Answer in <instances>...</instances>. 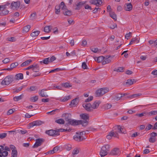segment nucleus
Returning a JSON list of instances; mask_svg holds the SVG:
<instances>
[{
  "label": "nucleus",
  "instance_id": "nucleus-37",
  "mask_svg": "<svg viewBox=\"0 0 157 157\" xmlns=\"http://www.w3.org/2000/svg\"><path fill=\"white\" fill-rule=\"evenodd\" d=\"M9 12V11L6 9L5 10H3L2 11L0 12V15H6Z\"/></svg>",
  "mask_w": 157,
  "mask_h": 157
},
{
  "label": "nucleus",
  "instance_id": "nucleus-52",
  "mask_svg": "<svg viewBox=\"0 0 157 157\" xmlns=\"http://www.w3.org/2000/svg\"><path fill=\"white\" fill-rule=\"evenodd\" d=\"M38 96H37L31 97L30 98V100L32 101L33 102H35V101H36L38 100Z\"/></svg>",
  "mask_w": 157,
  "mask_h": 157
},
{
  "label": "nucleus",
  "instance_id": "nucleus-21",
  "mask_svg": "<svg viewBox=\"0 0 157 157\" xmlns=\"http://www.w3.org/2000/svg\"><path fill=\"white\" fill-rule=\"evenodd\" d=\"M52 29V26L51 25H47L44 28V31L46 33H49Z\"/></svg>",
  "mask_w": 157,
  "mask_h": 157
},
{
  "label": "nucleus",
  "instance_id": "nucleus-47",
  "mask_svg": "<svg viewBox=\"0 0 157 157\" xmlns=\"http://www.w3.org/2000/svg\"><path fill=\"white\" fill-rule=\"evenodd\" d=\"M36 89V86H31L29 88H28L27 90H30V91H35Z\"/></svg>",
  "mask_w": 157,
  "mask_h": 157
},
{
  "label": "nucleus",
  "instance_id": "nucleus-43",
  "mask_svg": "<svg viewBox=\"0 0 157 157\" xmlns=\"http://www.w3.org/2000/svg\"><path fill=\"white\" fill-rule=\"evenodd\" d=\"M62 86L66 88H68L72 86V85L68 82L63 83Z\"/></svg>",
  "mask_w": 157,
  "mask_h": 157
},
{
  "label": "nucleus",
  "instance_id": "nucleus-8",
  "mask_svg": "<svg viewBox=\"0 0 157 157\" xmlns=\"http://www.w3.org/2000/svg\"><path fill=\"white\" fill-rule=\"evenodd\" d=\"M21 5V2L20 1H17V2H12L10 6H11V9H13L14 8L16 9H19Z\"/></svg>",
  "mask_w": 157,
  "mask_h": 157
},
{
  "label": "nucleus",
  "instance_id": "nucleus-22",
  "mask_svg": "<svg viewBox=\"0 0 157 157\" xmlns=\"http://www.w3.org/2000/svg\"><path fill=\"white\" fill-rule=\"evenodd\" d=\"M63 14L65 15L70 16L72 15V12L71 11L68 10L67 9L63 11Z\"/></svg>",
  "mask_w": 157,
  "mask_h": 157
},
{
  "label": "nucleus",
  "instance_id": "nucleus-34",
  "mask_svg": "<svg viewBox=\"0 0 157 157\" xmlns=\"http://www.w3.org/2000/svg\"><path fill=\"white\" fill-rule=\"evenodd\" d=\"M26 86V85H24L18 88L17 89H16V90L14 92L16 93H18L19 91H21L22 89L23 88H25Z\"/></svg>",
  "mask_w": 157,
  "mask_h": 157
},
{
  "label": "nucleus",
  "instance_id": "nucleus-13",
  "mask_svg": "<svg viewBox=\"0 0 157 157\" xmlns=\"http://www.w3.org/2000/svg\"><path fill=\"white\" fill-rule=\"evenodd\" d=\"M119 153V149L117 148H115L111 151L110 154L113 155H117Z\"/></svg>",
  "mask_w": 157,
  "mask_h": 157
},
{
  "label": "nucleus",
  "instance_id": "nucleus-12",
  "mask_svg": "<svg viewBox=\"0 0 157 157\" xmlns=\"http://www.w3.org/2000/svg\"><path fill=\"white\" fill-rule=\"evenodd\" d=\"M86 2V1L79 2L76 4V7L75 8V10H79L82 7V6Z\"/></svg>",
  "mask_w": 157,
  "mask_h": 157
},
{
  "label": "nucleus",
  "instance_id": "nucleus-50",
  "mask_svg": "<svg viewBox=\"0 0 157 157\" xmlns=\"http://www.w3.org/2000/svg\"><path fill=\"white\" fill-rule=\"evenodd\" d=\"M90 50L94 53H97L98 51V49L97 48H94L93 47H92L90 48Z\"/></svg>",
  "mask_w": 157,
  "mask_h": 157
},
{
  "label": "nucleus",
  "instance_id": "nucleus-29",
  "mask_svg": "<svg viewBox=\"0 0 157 157\" xmlns=\"http://www.w3.org/2000/svg\"><path fill=\"white\" fill-rule=\"evenodd\" d=\"M40 32L39 31H33L31 34L30 36L33 37L36 36L39 34Z\"/></svg>",
  "mask_w": 157,
  "mask_h": 157
},
{
  "label": "nucleus",
  "instance_id": "nucleus-61",
  "mask_svg": "<svg viewBox=\"0 0 157 157\" xmlns=\"http://www.w3.org/2000/svg\"><path fill=\"white\" fill-rule=\"evenodd\" d=\"M57 111H59V109H55L54 110H53L50 112H48L47 113L48 114H49L50 113H52V114H54V112Z\"/></svg>",
  "mask_w": 157,
  "mask_h": 157
},
{
  "label": "nucleus",
  "instance_id": "nucleus-27",
  "mask_svg": "<svg viewBox=\"0 0 157 157\" xmlns=\"http://www.w3.org/2000/svg\"><path fill=\"white\" fill-rule=\"evenodd\" d=\"M110 16L115 21L117 20V16L116 14L114 12H111L109 13Z\"/></svg>",
  "mask_w": 157,
  "mask_h": 157
},
{
  "label": "nucleus",
  "instance_id": "nucleus-63",
  "mask_svg": "<svg viewBox=\"0 0 157 157\" xmlns=\"http://www.w3.org/2000/svg\"><path fill=\"white\" fill-rule=\"evenodd\" d=\"M56 58L54 56H52L49 59V61L51 63L54 60H56Z\"/></svg>",
  "mask_w": 157,
  "mask_h": 157
},
{
  "label": "nucleus",
  "instance_id": "nucleus-60",
  "mask_svg": "<svg viewBox=\"0 0 157 157\" xmlns=\"http://www.w3.org/2000/svg\"><path fill=\"white\" fill-rule=\"evenodd\" d=\"M7 40L9 41H10L11 42H14L15 41L16 39L15 37H12L9 38H8Z\"/></svg>",
  "mask_w": 157,
  "mask_h": 157
},
{
  "label": "nucleus",
  "instance_id": "nucleus-38",
  "mask_svg": "<svg viewBox=\"0 0 157 157\" xmlns=\"http://www.w3.org/2000/svg\"><path fill=\"white\" fill-rule=\"evenodd\" d=\"M96 96L98 97L101 96L103 95L102 92H101L100 89L96 91Z\"/></svg>",
  "mask_w": 157,
  "mask_h": 157
},
{
  "label": "nucleus",
  "instance_id": "nucleus-58",
  "mask_svg": "<svg viewBox=\"0 0 157 157\" xmlns=\"http://www.w3.org/2000/svg\"><path fill=\"white\" fill-rule=\"evenodd\" d=\"M142 95V94L141 93L136 94H132V98H134L139 96H141Z\"/></svg>",
  "mask_w": 157,
  "mask_h": 157
},
{
  "label": "nucleus",
  "instance_id": "nucleus-4",
  "mask_svg": "<svg viewBox=\"0 0 157 157\" xmlns=\"http://www.w3.org/2000/svg\"><path fill=\"white\" fill-rule=\"evenodd\" d=\"M84 133V131L80 132H76V134L73 137L74 139L78 142H81L85 139L86 138L83 137L82 136Z\"/></svg>",
  "mask_w": 157,
  "mask_h": 157
},
{
  "label": "nucleus",
  "instance_id": "nucleus-1",
  "mask_svg": "<svg viewBox=\"0 0 157 157\" xmlns=\"http://www.w3.org/2000/svg\"><path fill=\"white\" fill-rule=\"evenodd\" d=\"M81 118L83 120H80L82 122L80 124H82V126L85 127L88 124L89 120V116L88 114L84 113H82L80 115Z\"/></svg>",
  "mask_w": 157,
  "mask_h": 157
},
{
  "label": "nucleus",
  "instance_id": "nucleus-39",
  "mask_svg": "<svg viewBox=\"0 0 157 157\" xmlns=\"http://www.w3.org/2000/svg\"><path fill=\"white\" fill-rule=\"evenodd\" d=\"M31 27L29 25H28L25 26L23 29V31L25 32H27L29 31Z\"/></svg>",
  "mask_w": 157,
  "mask_h": 157
},
{
  "label": "nucleus",
  "instance_id": "nucleus-36",
  "mask_svg": "<svg viewBox=\"0 0 157 157\" xmlns=\"http://www.w3.org/2000/svg\"><path fill=\"white\" fill-rule=\"evenodd\" d=\"M110 57H112V56H107L104 57V59L105 60L106 62L108 63H110L111 61V59H110Z\"/></svg>",
  "mask_w": 157,
  "mask_h": 157
},
{
  "label": "nucleus",
  "instance_id": "nucleus-6",
  "mask_svg": "<svg viewBox=\"0 0 157 157\" xmlns=\"http://www.w3.org/2000/svg\"><path fill=\"white\" fill-rule=\"evenodd\" d=\"M44 141V140L43 138H39L36 140V142L33 146V148H37L40 146L42 143Z\"/></svg>",
  "mask_w": 157,
  "mask_h": 157
},
{
  "label": "nucleus",
  "instance_id": "nucleus-10",
  "mask_svg": "<svg viewBox=\"0 0 157 157\" xmlns=\"http://www.w3.org/2000/svg\"><path fill=\"white\" fill-rule=\"evenodd\" d=\"M44 123V122L40 121L37 120L33 121V122L29 123L30 127H33L35 126H39Z\"/></svg>",
  "mask_w": 157,
  "mask_h": 157
},
{
  "label": "nucleus",
  "instance_id": "nucleus-35",
  "mask_svg": "<svg viewBox=\"0 0 157 157\" xmlns=\"http://www.w3.org/2000/svg\"><path fill=\"white\" fill-rule=\"evenodd\" d=\"M55 122L60 124H64L65 121L63 119H59L56 120Z\"/></svg>",
  "mask_w": 157,
  "mask_h": 157
},
{
  "label": "nucleus",
  "instance_id": "nucleus-59",
  "mask_svg": "<svg viewBox=\"0 0 157 157\" xmlns=\"http://www.w3.org/2000/svg\"><path fill=\"white\" fill-rule=\"evenodd\" d=\"M79 152V150L78 148H76L73 150L72 152V154L74 155H76Z\"/></svg>",
  "mask_w": 157,
  "mask_h": 157
},
{
  "label": "nucleus",
  "instance_id": "nucleus-15",
  "mask_svg": "<svg viewBox=\"0 0 157 157\" xmlns=\"http://www.w3.org/2000/svg\"><path fill=\"white\" fill-rule=\"evenodd\" d=\"M71 116L70 113H64L62 114V117H64L66 121L67 122L71 119Z\"/></svg>",
  "mask_w": 157,
  "mask_h": 157
},
{
  "label": "nucleus",
  "instance_id": "nucleus-31",
  "mask_svg": "<svg viewBox=\"0 0 157 157\" xmlns=\"http://www.w3.org/2000/svg\"><path fill=\"white\" fill-rule=\"evenodd\" d=\"M17 150H13L11 153V157H17Z\"/></svg>",
  "mask_w": 157,
  "mask_h": 157
},
{
  "label": "nucleus",
  "instance_id": "nucleus-53",
  "mask_svg": "<svg viewBox=\"0 0 157 157\" xmlns=\"http://www.w3.org/2000/svg\"><path fill=\"white\" fill-rule=\"evenodd\" d=\"M10 3L7 2L6 3L3 5V6H4L5 8L6 9V8H11V6H10Z\"/></svg>",
  "mask_w": 157,
  "mask_h": 157
},
{
  "label": "nucleus",
  "instance_id": "nucleus-33",
  "mask_svg": "<svg viewBox=\"0 0 157 157\" xmlns=\"http://www.w3.org/2000/svg\"><path fill=\"white\" fill-rule=\"evenodd\" d=\"M157 114V110L152 111L148 113H147V115L149 116L155 115Z\"/></svg>",
  "mask_w": 157,
  "mask_h": 157
},
{
  "label": "nucleus",
  "instance_id": "nucleus-14",
  "mask_svg": "<svg viewBox=\"0 0 157 157\" xmlns=\"http://www.w3.org/2000/svg\"><path fill=\"white\" fill-rule=\"evenodd\" d=\"M90 2L91 4L95 5L98 6L102 3L101 0H92Z\"/></svg>",
  "mask_w": 157,
  "mask_h": 157
},
{
  "label": "nucleus",
  "instance_id": "nucleus-20",
  "mask_svg": "<svg viewBox=\"0 0 157 157\" xmlns=\"http://www.w3.org/2000/svg\"><path fill=\"white\" fill-rule=\"evenodd\" d=\"M18 65V63L17 62L12 63L10 65V67L8 69L9 71H11L14 68L16 67Z\"/></svg>",
  "mask_w": 157,
  "mask_h": 157
},
{
  "label": "nucleus",
  "instance_id": "nucleus-11",
  "mask_svg": "<svg viewBox=\"0 0 157 157\" xmlns=\"http://www.w3.org/2000/svg\"><path fill=\"white\" fill-rule=\"evenodd\" d=\"M132 9V6L131 3H127L124 5V9L126 11H130Z\"/></svg>",
  "mask_w": 157,
  "mask_h": 157
},
{
  "label": "nucleus",
  "instance_id": "nucleus-64",
  "mask_svg": "<svg viewBox=\"0 0 157 157\" xmlns=\"http://www.w3.org/2000/svg\"><path fill=\"white\" fill-rule=\"evenodd\" d=\"M36 16V13L35 12L31 14L30 17L31 19L33 20L35 18Z\"/></svg>",
  "mask_w": 157,
  "mask_h": 157
},
{
  "label": "nucleus",
  "instance_id": "nucleus-51",
  "mask_svg": "<svg viewBox=\"0 0 157 157\" xmlns=\"http://www.w3.org/2000/svg\"><path fill=\"white\" fill-rule=\"evenodd\" d=\"M65 148L68 151L70 150L72 148L71 145L70 144H66L65 146Z\"/></svg>",
  "mask_w": 157,
  "mask_h": 157
},
{
  "label": "nucleus",
  "instance_id": "nucleus-46",
  "mask_svg": "<svg viewBox=\"0 0 157 157\" xmlns=\"http://www.w3.org/2000/svg\"><path fill=\"white\" fill-rule=\"evenodd\" d=\"M156 141V138L155 137H152L151 136L150 138L149 139V141L151 143H154Z\"/></svg>",
  "mask_w": 157,
  "mask_h": 157
},
{
  "label": "nucleus",
  "instance_id": "nucleus-19",
  "mask_svg": "<svg viewBox=\"0 0 157 157\" xmlns=\"http://www.w3.org/2000/svg\"><path fill=\"white\" fill-rule=\"evenodd\" d=\"M15 79L17 80L22 79L23 78V74L21 73L17 74L15 75Z\"/></svg>",
  "mask_w": 157,
  "mask_h": 157
},
{
  "label": "nucleus",
  "instance_id": "nucleus-17",
  "mask_svg": "<svg viewBox=\"0 0 157 157\" xmlns=\"http://www.w3.org/2000/svg\"><path fill=\"white\" fill-rule=\"evenodd\" d=\"M33 66L32 67L33 71V72H38L40 70V67L39 65L36 64L34 63L32 65Z\"/></svg>",
  "mask_w": 157,
  "mask_h": 157
},
{
  "label": "nucleus",
  "instance_id": "nucleus-56",
  "mask_svg": "<svg viewBox=\"0 0 157 157\" xmlns=\"http://www.w3.org/2000/svg\"><path fill=\"white\" fill-rule=\"evenodd\" d=\"M82 67L84 69H87L88 67L87 66L85 62H83L82 63Z\"/></svg>",
  "mask_w": 157,
  "mask_h": 157
},
{
  "label": "nucleus",
  "instance_id": "nucleus-48",
  "mask_svg": "<svg viewBox=\"0 0 157 157\" xmlns=\"http://www.w3.org/2000/svg\"><path fill=\"white\" fill-rule=\"evenodd\" d=\"M134 79H128L126 82V84H128L129 85H131L133 84Z\"/></svg>",
  "mask_w": 157,
  "mask_h": 157
},
{
  "label": "nucleus",
  "instance_id": "nucleus-55",
  "mask_svg": "<svg viewBox=\"0 0 157 157\" xmlns=\"http://www.w3.org/2000/svg\"><path fill=\"white\" fill-rule=\"evenodd\" d=\"M71 98V97L70 96H66L62 99V101H66L69 100Z\"/></svg>",
  "mask_w": 157,
  "mask_h": 157
},
{
  "label": "nucleus",
  "instance_id": "nucleus-5",
  "mask_svg": "<svg viewBox=\"0 0 157 157\" xmlns=\"http://www.w3.org/2000/svg\"><path fill=\"white\" fill-rule=\"evenodd\" d=\"M45 133L50 136H54L59 135V131L53 129H50L46 131Z\"/></svg>",
  "mask_w": 157,
  "mask_h": 157
},
{
  "label": "nucleus",
  "instance_id": "nucleus-62",
  "mask_svg": "<svg viewBox=\"0 0 157 157\" xmlns=\"http://www.w3.org/2000/svg\"><path fill=\"white\" fill-rule=\"evenodd\" d=\"M117 128L118 130V132L119 133H122V130H123V129L121 127H120L119 125L117 126ZM124 133V132H123Z\"/></svg>",
  "mask_w": 157,
  "mask_h": 157
},
{
  "label": "nucleus",
  "instance_id": "nucleus-30",
  "mask_svg": "<svg viewBox=\"0 0 157 157\" xmlns=\"http://www.w3.org/2000/svg\"><path fill=\"white\" fill-rule=\"evenodd\" d=\"M124 70V68L123 67H119L118 68H115L114 69V71H116L117 72H123Z\"/></svg>",
  "mask_w": 157,
  "mask_h": 157
},
{
  "label": "nucleus",
  "instance_id": "nucleus-49",
  "mask_svg": "<svg viewBox=\"0 0 157 157\" xmlns=\"http://www.w3.org/2000/svg\"><path fill=\"white\" fill-rule=\"evenodd\" d=\"M147 113H145V112H143L140 114L136 113V114L135 116H138L140 117H141L143 116H144L147 115Z\"/></svg>",
  "mask_w": 157,
  "mask_h": 157
},
{
  "label": "nucleus",
  "instance_id": "nucleus-18",
  "mask_svg": "<svg viewBox=\"0 0 157 157\" xmlns=\"http://www.w3.org/2000/svg\"><path fill=\"white\" fill-rule=\"evenodd\" d=\"M78 98H75L73 99L71 101L70 105L71 106L75 107V106L78 104Z\"/></svg>",
  "mask_w": 157,
  "mask_h": 157
},
{
  "label": "nucleus",
  "instance_id": "nucleus-7",
  "mask_svg": "<svg viewBox=\"0 0 157 157\" xmlns=\"http://www.w3.org/2000/svg\"><path fill=\"white\" fill-rule=\"evenodd\" d=\"M82 121L79 120H76L71 119L68 121V124L72 125H77L80 124H81Z\"/></svg>",
  "mask_w": 157,
  "mask_h": 157
},
{
  "label": "nucleus",
  "instance_id": "nucleus-26",
  "mask_svg": "<svg viewBox=\"0 0 157 157\" xmlns=\"http://www.w3.org/2000/svg\"><path fill=\"white\" fill-rule=\"evenodd\" d=\"M104 57L103 56H101L98 57H95L94 59L96 61H97L98 63H100L102 61L104 60Z\"/></svg>",
  "mask_w": 157,
  "mask_h": 157
},
{
  "label": "nucleus",
  "instance_id": "nucleus-32",
  "mask_svg": "<svg viewBox=\"0 0 157 157\" xmlns=\"http://www.w3.org/2000/svg\"><path fill=\"white\" fill-rule=\"evenodd\" d=\"M100 89L103 95L109 91V89L108 88H101Z\"/></svg>",
  "mask_w": 157,
  "mask_h": 157
},
{
  "label": "nucleus",
  "instance_id": "nucleus-24",
  "mask_svg": "<svg viewBox=\"0 0 157 157\" xmlns=\"http://www.w3.org/2000/svg\"><path fill=\"white\" fill-rule=\"evenodd\" d=\"M59 6H60V8H61V10H62L63 11L67 9V6L65 5L63 2H61L60 4L59 5Z\"/></svg>",
  "mask_w": 157,
  "mask_h": 157
},
{
  "label": "nucleus",
  "instance_id": "nucleus-41",
  "mask_svg": "<svg viewBox=\"0 0 157 157\" xmlns=\"http://www.w3.org/2000/svg\"><path fill=\"white\" fill-rule=\"evenodd\" d=\"M122 98V96L121 95L120 93L117 95L114 98V100L116 101H118L119 100Z\"/></svg>",
  "mask_w": 157,
  "mask_h": 157
},
{
  "label": "nucleus",
  "instance_id": "nucleus-57",
  "mask_svg": "<svg viewBox=\"0 0 157 157\" xmlns=\"http://www.w3.org/2000/svg\"><path fill=\"white\" fill-rule=\"evenodd\" d=\"M7 136V133H5L0 134V138L1 139L5 138Z\"/></svg>",
  "mask_w": 157,
  "mask_h": 157
},
{
  "label": "nucleus",
  "instance_id": "nucleus-25",
  "mask_svg": "<svg viewBox=\"0 0 157 157\" xmlns=\"http://www.w3.org/2000/svg\"><path fill=\"white\" fill-rule=\"evenodd\" d=\"M47 90L43 89L41 90L40 92H39V95L41 97H47L48 96L46 94H44V91Z\"/></svg>",
  "mask_w": 157,
  "mask_h": 157
},
{
  "label": "nucleus",
  "instance_id": "nucleus-2",
  "mask_svg": "<svg viewBox=\"0 0 157 157\" xmlns=\"http://www.w3.org/2000/svg\"><path fill=\"white\" fill-rule=\"evenodd\" d=\"M110 146L108 144H106L103 146L101 149L100 152V155L101 157H104L107 155L109 151Z\"/></svg>",
  "mask_w": 157,
  "mask_h": 157
},
{
  "label": "nucleus",
  "instance_id": "nucleus-54",
  "mask_svg": "<svg viewBox=\"0 0 157 157\" xmlns=\"http://www.w3.org/2000/svg\"><path fill=\"white\" fill-rule=\"evenodd\" d=\"M93 98V97L92 96H90V97H88L86 99L85 101V102H88L91 101L92 100Z\"/></svg>",
  "mask_w": 157,
  "mask_h": 157
},
{
  "label": "nucleus",
  "instance_id": "nucleus-45",
  "mask_svg": "<svg viewBox=\"0 0 157 157\" xmlns=\"http://www.w3.org/2000/svg\"><path fill=\"white\" fill-rule=\"evenodd\" d=\"M63 70H64L63 69H61L60 68H56L55 69H54L53 70H51V71H49V73H50L55 72V71H62Z\"/></svg>",
  "mask_w": 157,
  "mask_h": 157
},
{
  "label": "nucleus",
  "instance_id": "nucleus-3",
  "mask_svg": "<svg viewBox=\"0 0 157 157\" xmlns=\"http://www.w3.org/2000/svg\"><path fill=\"white\" fill-rule=\"evenodd\" d=\"M13 80L14 78L13 75H9L5 77L2 81L1 84L2 85H9L13 81Z\"/></svg>",
  "mask_w": 157,
  "mask_h": 157
},
{
  "label": "nucleus",
  "instance_id": "nucleus-40",
  "mask_svg": "<svg viewBox=\"0 0 157 157\" xmlns=\"http://www.w3.org/2000/svg\"><path fill=\"white\" fill-rule=\"evenodd\" d=\"M49 58H47L44 59L42 61H40L41 63H43L44 64H48L50 62L49 61Z\"/></svg>",
  "mask_w": 157,
  "mask_h": 157
},
{
  "label": "nucleus",
  "instance_id": "nucleus-23",
  "mask_svg": "<svg viewBox=\"0 0 157 157\" xmlns=\"http://www.w3.org/2000/svg\"><path fill=\"white\" fill-rule=\"evenodd\" d=\"M32 62V60L30 59H29L26 60L25 62H23L21 65V67H24L27 66L30 64Z\"/></svg>",
  "mask_w": 157,
  "mask_h": 157
},
{
  "label": "nucleus",
  "instance_id": "nucleus-42",
  "mask_svg": "<svg viewBox=\"0 0 157 157\" xmlns=\"http://www.w3.org/2000/svg\"><path fill=\"white\" fill-rule=\"evenodd\" d=\"M22 96L23 95L22 94L19 96H15L13 98V100L14 101H17L22 99Z\"/></svg>",
  "mask_w": 157,
  "mask_h": 157
},
{
  "label": "nucleus",
  "instance_id": "nucleus-44",
  "mask_svg": "<svg viewBox=\"0 0 157 157\" xmlns=\"http://www.w3.org/2000/svg\"><path fill=\"white\" fill-rule=\"evenodd\" d=\"M60 12V6H56L55 7V13L57 14H59Z\"/></svg>",
  "mask_w": 157,
  "mask_h": 157
},
{
  "label": "nucleus",
  "instance_id": "nucleus-16",
  "mask_svg": "<svg viewBox=\"0 0 157 157\" xmlns=\"http://www.w3.org/2000/svg\"><path fill=\"white\" fill-rule=\"evenodd\" d=\"M101 102V101H95L92 105V109H97L99 106Z\"/></svg>",
  "mask_w": 157,
  "mask_h": 157
},
{
  "label": "nucleus",
  "instance_id": "nucleus-9",
  "mask_svg": "<svg viewBox=\"0 0 157 157\" xmlns=\"http://www.w3.org/2000/svg\"><path fill=\"white\" fill-rule=\"evenodd\" d=\"M83 107L88 112H91L93 111L92 105L90 103L83 104L82 105Z\"/></svg>",
  "mask_w": 157,
  "mask_h": 157
},
{
  "label": "nucleus",
  "instance_id": "nucleus-28",
  "mask_svg": "<svg viewBox=\"0 0 157 157\" xmlns=\"http://www.w3.org/2000/svg\"><path fill=\"white\" fill-rule=\"evenodd\" d=\"M109 133L112 137L114 136V137L118 138V134L117 132H114L113 130H112Z\"/></svg>",
  "mask_w": 157,
  "mask_h": 157
}]
</instances>
